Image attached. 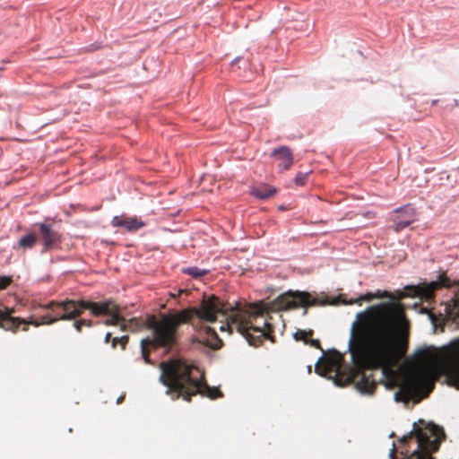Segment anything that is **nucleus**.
Wrapping results in <instances>:
<instances>
[{
	"instance_id": "nucleus-1",
	"label": "nucleus",
	"mask_w": 459,
	"mask_h": 459,
	"mask_svg": "<svg viewBox=\"0 0 459 459\" xmlns=\"http://www.w3.org/2000/svg\"><path fill=\"white\" fill-rule=\"evenodd\" d=\"M409 321L401 304L381 302L368 307L356 315L348 342L353 368L342 374L343 357L337 351L329 353L316 364V372L333 379L338 386L354 383L361 394H372L378 382L373 373L380 369L382 377H394L408 350Z\"/></svg>"
},
{
	"instance_id": "nucleus-2",
	"label": "nucleus",
	"mask_w": 459,
	"mask_h": 459,
	"mask_svg": "<svg viewBox=\"0 0 459 459\" xmlns=\"http://www.w3.org/2000/svg\"><path fill=\"white\" fill-rule=\"evenodd\" d=\"M327 304L306 291H288L280 295L269 304L257 302L254 304L224 303L215 295L204 296L199 307H196L200 316V335L195 341L212 349H220L222 341L217 333L210 326L203 325L204 323L215 322L219 316L226 320V325L221 326V331L229 330L230 333L236 329L248 342L250 345L259 346L263 339H271L273 326L268 322L269 312L283 311L304 307L303 315H307V307H319Z\"/></svg>"
},
{
	"instance_id": "nucleus-3",
	"label": "nucleus",
	"mask_w": 459,
	"mask_h": 459,
	"mask_svg": "<svg viewBox=\"0 0 459 459\" xmlns=\"http://www.w3.org/2000/svg\"><path fill=\"white\" fill-rule=\"evenodd\" d=\"M160 381L167 387L166 394L172 400L183 398L190 402L192 396L200 394L211 399L222 397L221 391L207 385L200 369L180 359H170L160 363Z\"/></svg>"
},
{
	"instance_id": "nucleus-4",
	"label": "nucleus",
	"mask_w": 459,
	"mask_h": 459,
	"mask_svg": "<svg viewBox=\"0 0 459 459\" xmlns=\"http://www.w3.org/2000/svg\"><path fill=\"white\" fill-rule=\"evenodd\" d=\"M183 324H189L195 329L200 330V316L196 307H191L180 311L161 314L160 319L152 317L149 321V329L152 337L141 341L142 356L144 361L151 364L149 347L153 349L164 348L170 350L178 342V328Z\"/></svg>"
},
{
	"instance_id": "nucleus-5",
	"label": "nucleus",
	"mask_w": 459,
	"mask_h": 459,
	"mask_svg": "<svg viewBox=\"0 0 459 459\" xmlns=\"http://www.w3.org/2000/svg\"><path fill=\"white\" fill-rule=\"evenodd\" d=\"M444 430L438 426L429 425L423 429H414L408 436L401 439V444L415 445L416 448L410 453L409 449H402L401 454L405 455L403 459H434L431 455L437 451L444 437ZM395 447L391 449V459L394 458Z\"/></svg>"
},
{
	"instance_id": "nucleus-6",
	"label": "nucleus",
	"mask_w": 459,
	"mask_h": 459,
	"mask_svg": "<svg viewBox=\"0 0 459 459\" xmlns=\"http://www.w3.org/2000/svg\"><path fill=\"white\" fill-rule=\"evenodd\" d=\"M432 385L423 373L416 372L408 376L394 394L397 402L409 403L411 400L416 402L422 398L421 394L425 391V396L431 392Z\"/></svg>"
},
{
	"instance_id": "nucleus-7",
	"label": "nucleus",
	"mask_w": 459,
	"mask_h": 459,
	"mask_svg": "<svg viewBox=\"0 0 459 459\" xmlns=\"http://www.w3.org/2000/svg\"><path fill=\"white\" fill-rule=\"evenodd\" d=\"M13 309H10L8 307H4V309H0V328L4 331H10L13 333H16L20 325L22 326V331H28L29 325H32L34 326H39L40 325H52L55 322V319L50 314H47L42 316L39 320L28 321L26 319H22L20 317L13 316Z\"/></svg>"
},
{
	"instance_id": "nucleus-8",
	"label": "nucleus",
	"mask_w": 459,
	"mask_h": 459,
	"mask_svg": "<svg viewBox=\"0 0 459 459\" xmlns=\"http://www.w3.org/2000/svg\"><path fill=\"white\" fill-rule=\"evenodd\" d=\"M39 307L50 310V315L55 319V322L75 319L82 315L79 300L75 301L68 299L63 301L52 300L45 305H39Z\"/></svg>"
},
{
	"instance_id": "nucleus-9",
	"label": "nucleus",
	"mask_w": 459,
	"mask_h": 459,
	"mask_svg": "<svg viewBox=\"0 0 459 459\" xmlns=\"http://www.w3.org/2000/svg\"><path fill=\"white\" fill-rule=\"evenodd\" d=\"M452 285L451 280L446 274H441L437 281L407 287L408 292L403 297H419L429 301L434 299V294L437 290L450 288Z\"/></svg>"
},
{
	"instance_id": "nucleus-10",
	"label": "nucleus",
	"mask_w": 459,
	"mask_h": 459,
	"mask_svg": "<svg viewBox=\"0 0 459 459\" xmlns=\"http://www.w3.org/2000/svg\"><path fill=\"white\" fill-rule=\"evenodd\" d=\"M79 306L81 307L82 313L88 309L91 314L95 316H108L120 308L117 304L112 299L105 300L103 302H93L89 300H79Z\"/></svg>"
},
{
	"instance_id": "nucleus-11",
	"label": "nucleus",
	"mask_w": 459,
	"mask_h": 459,
	"mask_svg": "<svg viewBox=\"0 0 459 459\" xmlns=\"http://www.w3.org/2000/svg\"><path fill=\"white\" fill-rule=\"evenodd\" d=\"M448 354L452 361L447 368V378L451 385L459 389V339L450 343Z\"/></svg>"
},
{
	"instance_id": "nucleus-12",
	"label": "nucleus",
	"mask_w": 459,
	"mask_h": 459,
	"mask_svg": "<svg viewBox=\"0 0 459 459\" xmlns=\"http://www.w3.org/2000/svg\"><path fill=\"white\" fill-rule=\"evenodd\" d=\"M415 221H417L416 210L411 205H405L394 211V229L397 232L401 231Z\"/></svg>"
},
{
	"instance_id": "nucleus-13",
	"label": "nucleus",
	"mask_w": 459,
	"mask_h": 459,
	"mask_svg": "<svg viewBox=\"0 0 459 459\" xmlns=\"http://www.w3.org/2000/svg\"><path fill=\"white\" fill-rule=\"evenodd\" d=\"M39 230L43 242V251H48L61 243L62 235L52 224L39 223Z\"/></svg>"
},
{
	"instance_id": "nucleus-14",
	"label": "nucleus",
	"mask_w": 459,
	"mask_h": 459,
	"mask_svg": "<svg viewBox=\"0 0 459 459\" xmlns=\"http://www.w3.org/2000/svg\"><path fill=\"white\" fill-rule=\"evenodd\" d=\"M111 224L113 227L125 228L128 232H135L145 226L142 220L126 215L115 216L112 219Z\"/></svg>"
},
{
	"instance_id": "nucleus-15",
	"label": "nucleus",
	"mask_w": 459,
	"mask_h": 459,
	"mask_svg": "<svg viewBox=\"0 0 459 459\" xmlns=\"http://www.w3.org/2000/svg\"><path fill=\"white\" fill-rule=\"evenodd\" d=\"M279 160V167L283 169H289L293 164V154L291 150L285 145L274 149L271 154Z\"/></svg>"
},
{
	"instance_id": "nucleus-16",
	"label": "nucleus",
	"mask_w": 459,
	"mask_h": 459,
	"mask_svg": "<svg viewBox=\"0 0 459 459\" xmlns=\"http://www.w3.org/2000/svg\"><path fill=\"white\" fill-rule=\"evenodd\" d=\"M152 317H156L155 316L152 315L147 317L146 320H143L141 317H133L129 320H126L125 318V321L121 324V330L122 331H130V332H139L144 328L149 329V321Z\"/></svg>"
},
{
	"instance_id": "nucleus-17",
	"label": "nucleus",
	"mask_w": 459,
	"mask_h": 459,
	"mask_svg": "<svg viewBox=\"0 0 459 459\" xmlns=\"http://www.w3.org/2000/svg\"><path fill=\"white\" fill-rule=\"evenodd\" d=\"M415 359L420 364H431L438 359V353L430 348H423L416 352Z\"/></svg>"
},
{
	"instance_id": "nucleus-18",
	"label": "nucleus",
	"mask_w": 459,
	"mask_h": 459,
	"mask_svg": "<svg viewBox=\"0 0 459 459\" xmlns=\"http://www.w3.org/2000/svg\"><path fill=\"white\" fill-rule=\"evenodd\" d=\"M451 303L446 305L445 311L449 319L455 321L459 319V292L452 299Z\"/></svg>"
},
{
	"instance_id": "nucleus-19",
	"label": "nucleus",
	"mask_w": 459,
	"mask_h": 459,
	"mask_svg": "<svg viewBox=\"0 0 459 459\" xmlns=\"http://www.w3.org/2000/svg\"><path fill=\"white\" fill-rule=\"evenodd\" d=\"M276 193L275 188L268 185H261L251 189V195L259 199H267Z\"/></svg>"
},
{
	"instance_id": "nucleus-20",
	"label": "nucleus",
	"mask_w": 459,
	"mask_h": 459,
	"mask_svg": "<svg viewBox=\"0 0 459 459\" xmlns=\"http://www.w3.org/2000/svg\"><path fill=\"white\" fill-rule=\"evenodd\" d=\"M392 295L390 292L385 290L383 292L381 291H377L375 293H372V292H368V293H366L364 295H361L359 298H358L356 300H351L349 302H347V304H359L360 305L362 301H371L373 300L374 299H381V298H391Z\"/></svg>"
},
{
	"instance_id": "nucleus-21",
	"label": "nucleus",
	"mask_w": 459,
	"mask_h": 459,
	"mask_svg": "<svg viewBox=\"0 0 459 459\" xmlns=\"http://www.w3.org/2000/svg\"><path fill=\"white\" fill-rule=\"evenodd\" d=\"M37 235L33 232L29 233L19 239L18 246L24 249H30L34 247L37 242Z\"/></svg>"
},
{
	"instance_id": "nucleus-22",
	"label": "nucleus",
	"mask_w": 459,
	"mask_h": 459,
	"mask_svg": "<svg viewBox=\"0 0 459 459\" xmlns=\"http://www.w3.org/2000/svg\"><path fill=\"white\" fill-rule=\"evenodd\" d=\"M108 318L104 321L106 325H118L121 328V324L125 321V317L120 314V308L117 309L114 313L108 315Z\"/></svg>"
},
{
	"instance_id": "nucleus-23",
	"label": "nucleus",
	"mask_w": 459,
	"mask_h": 459,
	"mask_svg": "<svg viewBox=\"0 0 459 459\" xmlns=\"http://www.w3.org/2000/svg\"><path fill=\"white\" fill-rule=\"evenodd\" d=\"M183 273L192 276L193 278L198 279L206 275L209 273V271L194 266L183 269Z\"/></svg>"
},
{
	"instance_id": "nucleus-24",
	"label": "nucleus",
	"mask_w": 459,
	"mask_h": 459,
	"mask_svg": "<svg viewBox=\"0 0 459 459\" xmlns=\"http://www.w3.org/2000/svg\"><path fill=\"white\" fill-rule=\"evenodd\" d=\"M129 341L128 335H123L121 337H114L111 340V347L116 349L117 345H120L122 350H125Z\"/></svg>"
},
{
	"instance_id": "nucleus-25",
	"label": "nucleus",
	"mask_w": 459,
	"mask_h": 459,
	"mask_svg": "<svg viewBox=\"0 0 459 459\" xmlns=\"http://www.w3.org/2000/svg\"><path fill=\"white\" fill-rule=\"evenodd\" d=\"M313 335V331L299 330L295 333L294 338L298 341H304L305 343H308V339Z\"/></svg>"
},
{
	"instance_id": "nucleus-26",
	"label": "nucleus",
	"mask_w": 459,
	"mask_h": 459,
	"mask_svg": "<svg viewBox=\"0 0 459 459\" xmlns=\"http://www.w3.org/2000/svg\"><path fill=\"white\" fill-rule=\"evenodd\" d=\"M83 326L91 327L92 322L91 320L80 319L74 323V327L78 333L82 332Z\"/></svg>"
},
{
	"instance_id": "nucleus-27",
	"label": "nucleus",
	"mask_w": 459,
	"mask_h": 459,
	"mask_svg": "<svg viewBox=\"0 0 459 459\" xmlns=\"http://www.w3.org/2000/svg\"><path fill=\"white\" fill-rule=\"evenodd\" d=\"M12 282L13 279L11 276H0V290H5Z\"/></svg>"
},
{
	"instance_id": "nucleus-28",
	"label": "nucleus",
	"mask_w": 459,
	"mask_h": 459,
	"mask_svg": "<svg viewBox=\"0 0 459 459\" xmlns=\"http://www.w3.org/2000/svg\"><path fill=\"white\" fill-rule=\"evenodd\" d=\"M307 174L299 172L295 177V183L298 186H303L307 180Z\"/></svg>"
},
{
	"instance_id": "nucleus-29",
	"label": "nucleus",
	"mask_w": 459,
	"mask_h": 459,
	"mask_svg": "<svg viewBox=\"0 0 459 459\" xmlns=\"http://www.w3.org/2000/svg\"><path fill=\"white\" fill-rule=\"evenodd\" d=\"M308 344H310L312 347H314L316 349H320L321 351H323V349L321 348V345H320V342L317 339H310L309 338Z\"/></svg>"
},
{
	"instance_id": "nucleus-30",
	"label": "nucleus",
	"mask_w": 459,
	"mask_h": 459,
	"mask_svg": "<svg viewBox=\"0 0 459 459\" xmlns=\"http://www.w3.org/2000/svg\"><path fill=\"white\" fill-rule=\"evenodd\" d=\"M111 337H112L111 333H107L105 335V340H104L105 342L108 343V342H111V340H112Z\"/></svg>"
},
{
	"instance_id": "nucleus-31",
	"label": "nucleus",
	"mask_w": 459,
	"mask_h": 459,
	"mask_svg": "<svg viewBox=\"0 0 459 459\" xmlns=\"http://www.w3.org/2000/svg\"><path fill=\"white\" fill-rule=\"evenodd\" d=\"M124 398H125V396H124V395H121L120 397H118V398H117V403H121L123 402Z\"/></svg>"
},
{
	"instance_id": "nucleus-32",
	"label": "nucleus",
	"mask_w": 459,
	"mask_h": 459,
	"mask_svg": "<svg viewBox=\"0 0 459 459\" xmlns=\"http://www.w3.org/2000/svg\"><path fill=\"white\" fill-rule=\"evenodd\" d=\"M437 103V100H432V102H431V104H432V105H436Z\"/></svg>"
},
{
	"instance_id": "nucleus-33",
	"label": "nucleus",
	"mask_w": 459,
	"mask_h": 459,
	"mask_svg": "<svg viewBox=\"0 0 459 459\" xmlns=\"http://www.w3.org/2000/svg\"><path fill=\"white\" fill-rule=\"evenodd\" d=\"M239 59L238 58H235V60L232 62V65H234L235 63H237Z\"/></svg>"
}]
</instances>
